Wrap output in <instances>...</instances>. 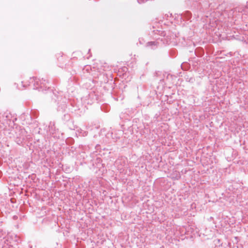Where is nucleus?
I'll return each mask as SVG.
<instances>
[{
    "instance_id": "f257e3e1",
    "label": "nucleus",
    "mask_w": 248,
    "mask_h": 248,
    "mask_svg": "<svg viewBox=\"0 0 248 248\" xmlns=\"http://www.w3.org/2000/svg\"><path fill=\"white\" fill-rule=\"evenodd\" d=\"M36 85L37 86L36 88L38 89H42V90H46V89H48L49 87L48 86V82L46 79L42 78L41 80L38 78H35V81Z\"/></svg>"
},
{
    "instance_id": "f03ea898",
    "label": "nucleus",
    "mask_w": 248,
    "mask_h": 248,
    "mask_svg": "<svg viewBox=\"0 0 248 248\" xmlns=\"http://www.w3.org/2000/svg\"><path fill=\"white\" fill-rule=\"evenodd\" d=\"M214 243L215 248H226V245L223 244L222 243H221L219 239H217L214 240Z\"/></svg>"
},
{
    "instance_id": "7ed1b4c3",
    "label": "nucleus",
    "mask_w": 248,
    "mask_h": 248,
    "mask_svg": "<svg viewBox=\"0 0 248 248\" xmlns=\"http://www.w3.org/2000/svg\"><path fill=\"white\" fill-rule=\"evenodd\" d=\"M147 46H156V43L155 42H149L147 44Z\"/></svg>"
},
{
    "instance_id": "20e7f679",
    "label": "nucleus",
    "mask_w": 248,
    "mask_h": 248,
    "mask_svg": "<svg viewBox=\"0 0 248 248\" xmlns=\"http://www.w3.org/2000/svg\"><path fill=\"white\" fill-rule=\"evenodd\" d=\"M228 246L229 247L231 248H232V246H231V244L230 243H228Z\"/></svg>"
},
{
    "instance_id": "39448f33",
    "label": "nucleus",
    "mask_w": 248,
    "mask_h": 248,
    "mask_svg": "<svg viewBox=\"0 0 248 248\" xmlns=\"http://www.w3.org/2000/svg\"><path fill=\"white\" fill-rule=\"evenodd\" d=\"M87 133L86 132H84V134L83 135L84 136H87Z\"/></svg>"
},
{
    "instance_id": "423d86ee",
    "label": "nucleus",
    "mask_w": 248,
    "mask_h": 248,
    "mask_svg": "<svg viewBox=\"0 0 248 248\" xmlns=\"http://www.w3.org/2000/svg\"><path fill=\"white\" fill-rule=\"evenodd\" d=\"M234 239H235V241L238 242V241H237V237H234Z\"/></svg>"
},
{
    "instance_id": "0eeeda50",
    "label": "nucleus",
    "mask_w": 248,
    "mask_h": 248,
    "mask_svg": "<svg viewBox=\"0 0 248 248\" xmlns=\"http://www.w3.org/2000/svg\"><path fill=\"white\" fill-rule=\"evenodd\" d=\"M236 248H238V246H236Z\"/></svg>"
}]
</instances>
